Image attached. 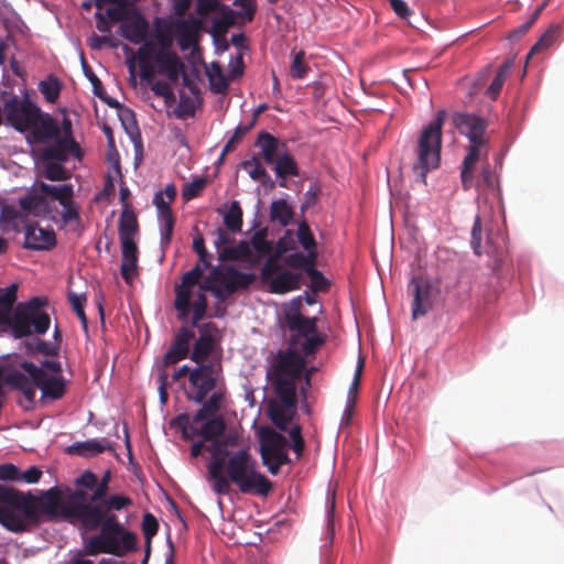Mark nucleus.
<instances>
[{
  "label": "nucleus",
  "mask_w": 564,
  "mask_h": 564,
  "mask_svg": "<svg viewBox=\"0 0 564 564\" xmlns=\"http://www.w3.org/2000/svg\"><path fill=\"white\" fill-rule=\"evenodd\" d=\"M39 90L47 102L54 104L59 97L62 85L57 77L51 75L45 80L40 82Z\"/></svg>",
  "instance_id": "obj_41"
},
{
  "label": "nucleus",
  "mask_w": 564,
  "mask_h": 564,
  "mask_svg": "<svg viewBox=\"0 0 564 564\" xmlns=\"http://www.w3.org/2000/svg\"><path fill=\"white\" fill-rule=\"evenodd\" d=\"M132 499L124 495L107 496L98 503L87 508L85 512V531H96L100 524L107 523L110 519H113L117 524H121L112 511H121L132 506Z\"/></svg>",
  "instance_id": "obj_10"
},
{
  "label": "nucleus",
  "mask_w": 564,
  "mask_h": 564,
  "mask_svg": "<svg viewBox=\"0 0 564 564\" xmlns=\"http://www.w3.org/2000/svg\"><path fill=\"white\" fill-rule=\"evenodd\" d=\"M453 123L459 133L468 138L470 143L460 173L462 186L465 191H468L474 186L473 171L475 164L488 153V139L485 137L487 122L471 113H455Z\"/></svg>",
  "instance_id": "obj_4"
},
{
  "label": "nucleus",
  "mask_w": 564,
  "mask_h": 564,
  "mask_svg": "<svg viewBox=\"0 0 564 564\" xmlns=\"http://www.w3.org/2000/svg\"><path fill=\"white\" fill-rule=\"evenodd\" d=\"M481 234H482L481 220H480L479 216H476V218L474 220L473 228H471L470 245H471L474 253L478 257L484 253V250L481 247Z\"/></svg>",
  "instance_id": "obj_61"
},
{
  "label": "nucleus",
  "mask_w": 564,
  "mask_h": 564,
  "mask_svg": "<svg viewBox=\"0 0 564 564\" xmlns=\"http://www.w3.org/2000/svg\"><path fill=\"white\" fill-rule=\"evenodd\" d=\"M200 427L193 422L189 414H178L171 421V425L180 429L184 441L199 436L205 442H210L206 451L210 453L207 465V480L215 494L223 496L231 490L230 484H235L242 494L268 496L272 490V482L257 470V462L249 448H240L235 453L228 451L229 445L235 444L231 436L221 437L226 430L223 415L207 416Z\"/></svg>",
  "instance_id": "obj_1"
},
{
  "label": "nucleus",
  "mask_w": 564,
  "mask_h": 564,
  "mask_svg": "<svg viewBox=\"0 0 564 564\" xmlns=\"http://www.w3.org/2000/svg\"><path fill=\"white\" fill-rule=\"evenodd\" d=\"M210 89L216 94H225L228 90V79L223 74L218 64L213 65V72L208 73Z\"/></svg>",
  "instance_id": "obj_44"
},
{
  "label": "nucleus",
  "mask_w": 564,
  "mask_h": 564,
  "mask_svg": "<svg viewBox=\"0 0 564 564\" xmlns=\"http://www.w3.org/2000/svg\"><path fill=\"white\" fill-rule=\"evenodd\" d=\"M275 160L276 161H274L272 164L274 165V172L278 177L283 180L280 182V186L285 187L286 177L300 175L297 163L293 155L286 150H283V152L280 153Z\"/></svg>",
  "instance_id": "obj_29"
},
{
  "label": "nucleus",
  "mask_w": 564,
  "mask_h": 564,
  "mask_svg": "<svg viewBox=\"0 0 564 564\" xmlns=\"http://www.w3.org/2000/svg\"><path fill=\"white\" fill-rule=\"evenodd\" d=\"M317 258L314 254V252H293L290 254L284 256L283 262L286 267L294 269V270H303L305 273L307 271V268H311L312 265H316Z\"/></svg>",
  "instance_id": "obj_33"
},
{
  "label": "nucleus",
  "mask_w": 564,
  "mask_h": 564,
  "mask_svg": "<svg viewBox=\"0 0 564 564\" xmlns=\"http://www.w3.org/2000/svg\"><path fill=\"white\" fill-rule=\"evenodd\" d=\"M68 301H69L74 312L80 319L83 327L85 329H87V316H86L85 310H84L85 304H86V296L79 295L76 293H69Z\"/></svg>",
  "instance_id": "obj_59"
},
{
  "label": "nucleus",
  "mask_w": 564,
  "mask_h": 564,
  "mask_svg": "<svg viewBox=\"0 0 564 564\" xmlns=\"http://www.w3.org/2000/svg\"><path fill=\"white\" fill-rule=\"evenodd\" d=\"M106 451H113L112 445L106 438L77 442L67 447L68 454L83 457H93Z\"/></svg>",
  "instance_id": "obj_26"
},
{
  "label": "nucleus",
  "mask_w": 564,
  "mask_h": 564,
  "mask_svg": "<svg viewBox=\"0 0 564 564\" xmlns=\"http://www.w3.org/2000/svg\"><path fill=\"white\" fill-rule=\"evenodd\" d=\"M432 286L427 279L422 275L413 276L409 284V292L413 295L412 317L425 315L432 308Z\"/></svg>",
  "instance_id": "obj_16"
},
{
  "label": "nucleus",
  "mask_w": 564,
  "mask_h": 564,
  "mask_svg": "<svg viewBox=\"0 0 564 564\" xmlns=\"http://www.w3.org/2000/svg\"><path fill=\"white\" fill-rule=\"evenodd\" d=\"M293 209L285 199H279L271 203L270 218L272 221H279L281 226H288L293 218Z\"/></svg>",
  "instance_id": "obj_34"
},
{
  "label": "nucleus",
  "mask_w": 564,
  "mask_h": 564,
  "mask_svg": "<svg viewBox=\"0 0 564 564\" xmlns=\"http://www.w3.org/2000/svg\"><path fill=\"white\" fill-rule=\"evenodd\" d=\"M240 165L241 169L248 172L249 176L253 181L260 182L262 185H274L273 181L271 180L258 156L253 155L251 159L241 162Z\"/></svg>",
  "instance_id": "obj_31"
},
{
  "label": "nucleus",
  "mask_w": 564,
  "mask_h": 564,
  "mask_svg": "<svg viewBox=\"0 0 564 564\" xmlns=\"http://www.w3.org/2000/svg\"><path fill=\"white\" fill-rule=\"evenodd\" d=\"M224 224L234 234L241 231L242 209L239 202H231L229 209L224 215Z\"/></svg>",
  "instance_id": "obj_39"
},
{
  "label": "nucleus",
  "mask_w": 564,
  "mask_h": 564,
  "mask_svg": "<svg viewBox=\"0 0 564 564\" xmlns=\"http://www.w3.org/2000/svg\"><path fill=\"white\" fill-rule=\"evenodd\" d=\"M254 145L261 150V155L268 165H272L278 155L285 150V144L267 131L259 132Z\"/></svg>",
  "instance_id": "obj_25"
},
{
  "label": "nucleus",
  "mask_w": 564,
  "mask_h": 564,
  "mask_svg": "<svg viewBox=\"0 0 564 564\" xmlns=\"http://www.w3.org/2000/svg\"><path fill=\"white\" fill-rule=\"evenodd\" d=\"M269 254V258L265 260L260 270V279L262 283H267L273 276H275V274L283 270L280 263L278 262L280 258L273 256L272 253Z\"/></svg>",
  "instance_id": "obj_46"
},
{
  "label": "nucleus",
  "mask_w": 564,
  "mask_h": 564,
  "mask_svg": "<svg viewBox=\"0 0 564 564\" xmlns=\"http://www.w3.org/2000/svg\"><path fill=\"white\" fill-rule=\"evenodd\" d=\"M304 340L300 343L301 349L305 356L315 355L318 349L325 344V337L318 334L303 337Z\"/></svg>",
  "instance_id": "obj_52"
},
{
  "label": "nucleus",
  "mask_w": 564,
  "mask_h": 564,
  "mask_svg": "<svg viewBox=\"0 0 564 564\" xmlns=\"http://www.w3.org/2000/svg\"><path fill=\"white\" fill-rule=\"evenodd\" d=\"M205 186H206L205 178L194 180L191 183H187L183 187L182 195L185 200H191V199L197 197L200 194V192L205 188Z\"/></svg>",
  "instance_id": "obj_63"
},
{
  "label": "nucleus",
  "mask_w": 564,
  "mask_h": 564,
  "mask_svg": "<svg viewBox=\"0 0 564 564\" xmlns=\"http://www.w3.org/2000/svg\"><path fill=\"white\" fill-rule=\"evenodd\" d=\"M56 246L53 229L42 228L37 224H29L24 230L23 247L29 250H51Z\"/></svg>",
  "instance_id": "obj_18"
},
{
  "label": "nucleus",
  "mask_w": 564,
  "mask_h": 564,
  "mask_svg": "<svg viewBox=\"0 0 564 564\" xmlns=\"http://www.w3.org/2000/svg\"><path fill=\"white\" fill-rule=\"evenodd\" d=\"M252 257V250L250 243L246 240H241L235 247H225L220 252L223 260L239 261L250 260Z\"/></svg>",
  "instance_id": "obj_35"
},
{
  "label": "nucleus",
  "mask_w": 564,
  "mask_h": 564,
  "mask_svg": "<svg viewBox=\"0 0 564 564\" xmlns=\"http://www.w3.org/2000/svg\"><path fill=\"white\" fill-rule=\"evenodd\" d=\"M305 367V357L292 347L278 350L272 360L268 377L281 403L286 408L296 404V381L302 378Z\"/></svg>",
  "instance_id": "obj_3"
},
{
  "label": "nucleus",
  "mask_w": 564,
  "mask_h": 564,
  "mask_svg": "<svg viewBox=\"0 0 564 564\" xmlns=\"http://www.w3.org/2000/svg\"><path fill=\"white\" fill-rule=\"evenodd\" d=\"M292 231L286 230L285 235L281 237L276 245L273 252H271L273 256L281 258L284 256L288 251L295 250L296 246L294 240L291 238Z\"/></svg>",
  "instance_id": "obj_62"
},
{
  "label": "nucleus",
  "mask_w": 564,
  "mask_h": 564,
  "mask_svg": "<svg viewBox=\"0 0 564 564\" xmlns=\"http://www.w3.org/2000/svg\"><path fill=\"white\" fill-rule=\"evenodd\" d=\"M151 85V90L158 97L164 98L165 101H170L174 99V94L172 87L167 82L164 80H155L153 78L152 83H148Z\"/></svg>",
  "instance_id": "obj_64"
},
{
  "label": "nucleus",
  "mask_w": 564,
  "mask_h": 564,
  "mask_svg": "<svg viewBox=\"0 0 564 564\" xmlns=\"http://www.w3.org/2000/svg\"><path fill=\"white\" fill-rule=\"evenodd\" d=\"M19 206L26 214L35 217L44 216L48 213V205L43 196L28 195L19 199Z\"/></svg>",
  "instance_id": "obj_32"
},
{
  "label": "nucleus",
  "mask_w": 564,
  "mask_h": 564,
  "mask_svg": "<svg viewBox=\"0 0 564 564\" xmlns=\"http://www.w3.org/2000/svg\"><path fill=\"white\" fill-rule=\"evenodd\" d=\"M285 322L290 330L295 334L292 335L290 344L295 346L300 344L302 337L317 334V318L304 317L302 314L294 312L285 315Z\"/></svg>",
  "instance_id": "obj_21"
},
{
  "label": "nucleus",
  "mask_w": 564,
  "mask_h": 564,
  "mask_svg": "<svg viewBox=\"0 0 564 564\" xmlns=\"http://www.w3.org/2000/svg\"><path fill=\"white\" fill-rule=\"evenodd\" d=\"M39 189L45 196H51L56 199L61 205H65L66 199L73 196V186L70 184L54 186L42 182L39 185Z\"/></svg>",
  "instance_id": "obj_40"
},
{
  "label": "nucleus",
  "mask_w": 564,
  "mask_h": 564,
  "mask_svg": "<svg viewBox=\"0 0 564 564\" xmlns=\"http://www.w3.org/2000/svg\"><path fill=\"white\" fill-rule=\"evenodd\" d=\"M139 66V75L145 83H152L155 77V68L152 62L158 66V73L166 76L171 83H176L180 76L185 73V66L175 52L158 51L152 42H145L135 54Z\"/></svg>",
  "instance_id": "obj_6"
},
{
  "label": "nucleus",
  "mask_w": 564,
  "mask_h": 564,
  "mask_svg": "<svg viewBox=\"0 0 564 564\" xmlns=\"http://www.w3.org/2000/svg\"><path fill=\"white\" fill-rule=\"evenodd\" d=\"M21 369L31 377L35 386L41 390L43 398L59 400L65 394L66 386L62 376L50 377L44 369L31 361H23Z\"/></svg>",
  "instance_id": "obj_13"
},
{
  "label": "nucleus",
  "mask_w": 564,
  "mask_h": 564,
  "mask_svg": "<svg viewBox=\"0 0 564 564\" xmlns=\"http://www.w3.org/2000/svg\"><path fill=\"white\" fill-rule=\"evenodd\" d=\"M250 245L261 254H269L273 250L272 242L267 240V230L260 229L253 234Z\"/></svg>",
  "instance_id": "obj_50"
},
{
  "label": "nucleus",
  "mask_w": 564,
  "mask_h": 564,
  "mask_svg": "<svg viewBox=\"0 0 564 564\" xmlns=\"http://www.w3.org/2000/svg\"><path fill=\"white\" fill-rule=\"evenodd\" d=\"M100 533L90 538L87 553L96 555L107 553L121 556L123 551L135 549V535L127 531L122 524H117L113 519L98 528Z\"/></svg>",
  "instance_id": "obj_8"
},
{
  "label": "nucleus",
  "mask_w": 564,
  "mask_h": 564,
  "mask_svg": "<svg viewBox=\"0 0 564 564\" xmlns=\"http://www.w3.org/2000/svg\"><path fill=\"white\" fill-rule=\"evenodd\" d=\"M53 144L41 150V159L45 162H66L69 155L82 156V149L76 140L61 139V134L53 139Z\"/></svg>",
  "instance_id": "obj_17"
},
{
  "label": "nucleus",
  "mask_w": 564,
  "mask_h": 564,
  "mask_svg": "<svg viewBox=\"0 0 564 564\" xmlns=\"http://www.w3.org/2000/svg\"><path fill=\"white\" fill-rule=\"evenodd\" d=\"M212 330H216V326L213 323H207L199 326V337L194 344L191 359L196 364L202 365L212 354L215 339Z\"/></svg>",
  "instance_id": "obj_24"
},
{
  "label": "nucleus",
  "mask_w": 564,
  "mask_h": 564,
  "mask_svg": "<svg viewBox=\"0 0 564 564\" xmlns=\"http://www.w3.org/2000/svg\"><path fill=\"white\" fill-rule=\"evenodd\" d=\"M224 394L219 391H215L210 397L202 402V408L193 416L194 423H199L207 416L220 415L219 411L221 408Z\"/></svg>",
  "instance_id": "obj_30"
},
{
  "label": "nucleus",
  "mask_w": 564,
  "mask_h": 564,
  "mask_svg": "<svg viewBox=\"0 0 564 564\" xmlns=\"http://www.w3.org/2000/svg\"><path fill=\"white\" fill-rule=\"evenodd\" d=\"M556 32L557 28H551L544 34H542L539 41L531 47L528 54V58H530L533 54H536L551 46L552 43L554 42Z\"/></svg>",
  "instance_id": "obj_60"
},
{
  "label": "nucleus",
  "mask_w": 564,
  "mask_h": 564,
  "mask_svg": "<svg viewBox=\"0 0 564 564\" xmlns=\"http://www.w3.org/2000/svg\"><path fill=\"white\" fill-rule=\"evenodd\" d=\"M202 28L203 21L194 17L177 21L175 24V33L180 47L185 51L194 45L198 41Z\"/></svg>",
  "instance_id": "obj_23"
},
{
  "label": "nucleus",
  "mask_w": 564,
  "mask_h": 564,
  "mask_svg": "<svg viewBox=\"0 0 564 564\" xmlns=\"http://www.w3.org/2000/svg\"><path fill=\"white\" fill-rule=\"evenodd\" d=\"M511 66H512L511 59H507L501 64V66L497 70L491 84L489 85V87L487 89L486 94L489 98L496 99L499 96V94L503 87V84L509 75Z\"/></svg>",
  "instance_id": "obj_37"
},
{
  "label": "nucleus",
  "mask_w": 564,
  "mask_h": 564,
  "mask_svg": "<svg viewBox=\"0 0 564 564\" xmlns=\"http://www.w3.org/2000/svg\"><path fill=\"white\" fill-rule=\"evenodd\" d=\"M4 383L9 384L13 389H18L20 391L24 390L28 386L33 383L31 377H26L24 373L20 371H11L4 377Z\"/></svg>",
  "instance_id": "obj_58"
},
{
  "label": "nucleus",
  "mask_w": 564,
  "mask_h": 564,
  "mask_svg": "<svg viewBox=\"0 0 564 564\" xmlns=\"http://www.w3.org/2000/svg\"><path fill=\"white\" fill-rule=\"evenodd\" d=\"M268 414L272 421V423L281 431H286L289 422L291 420L290 415L284 410L283 405L272 401L268 408Z\"/></svg>",
  "instance_id": "obj_43"
},
{
  "label": "nucleus",
  "mask_w": 564,
  "mask_h": 564,
  "mask_svg": "<svg viewBox=\"0 0 564 564\" xmlns=\"http://www.w3.org/2000/svg\"><path fill=\"white\" fill-rule=\"evenodd\" d=\"M110 479L111 473L110 470H107L100 480L97 478V485L90 495L84 489H75V491H79L84 497V499L80 500L84 512L87 511L88 507L94 506V503H98L108 496Z\"/></svg>",
  "instance_id": "obj_28"
},
{
  "label": "nucleus",
  "mask_w": 564,
  "mask_h": 564,
  "mask_svg": "<svg viewBox=\"0 0 564 564\" xmlns=\"http://www.w3.org/2000/svg\"><path fill=\"white\" fill-rule=\"evenodd\" d=\"M148 30L149 23L141 14H135L121 24L122 35L133 44L142 43L147 39Z\"/></svg>",
  "instance_id": "obj_27"
},
{
  "label": "nucleus",
  "mask_w": 564,
  "mask_h": 564,
  "mask_svg": "<svg viewBox=\"0 0 564 564\" xmlns=\"http://www.w3.org/2000/svg\"><path fill=\"white\" fill-rule=\"evenodd\" d=\"M141 527L147 540V546H151V540L159 530V522L156 518L150 512L144 513Z\"/></svg>",
  "instance_id": "obj_54"
},
{
  "label": "nucleus",
  "mask_w": 564,
  "mask_h": 564,
  "mask_svg": "<svg viewBox=\"0 0 564 564\" xmlns=\"http://www.w3.org/2000/svg\"><path fill=\"white\" fill-rule=\"evenodd\" d=\"M446 112L440 110L436 118L423 128L416 148L417 160L413 172L417 178L425 183L427 173L438 167L442 149V127Z\"/></svg>",
  "instance_id": "obj_7"
},
{
  "label": "nucleus",
  "mask_w": 564,
  "mask_h": 564,
  "mask_svg": "<svg viewBox=\"0 0 564 564\" xmlns=\"http://www.w3.org/2000/svg\"><path fill=\"white\" fill-rule=\"evenodd\" d=\"M47 304L46 297H33L26 303H20L12 315L0 313V324H7L17 338L32 334H45L51 318L42 307Z\"/></svg>",
  "instance_id": "obj_5"
},
{
  "label": "nucleus",
  "mask_w": 564,
  "mask_h": 564,
  "mask_svg": "<svg viewBox=\"0 0 564 564\" xmlns=\"http://www.w3.org/2000/svg\"><path fill=\"white\" fill-rule=\"evenodd\" d=\"M265 284H268L270 293L286 294L301 289L303 284V273L283 269Z\"/></svg>",
  "instance_id": "obj_22"
},
{
  "label": "nucleus",
  "mask_w": 564,
  "mask_h": 564,
  "mask_svg": "<svg viewBox=\"0 0 564 564\" xmlns=\"http://www.w3.org/2000/svg\"><path fill=\"white\" fill-rule=\"evenodd\" d=\"M41 109L30 100L28 95L19 98L13 95L3 102V113L7 122L19 132H25L33 123Z\"/></svg>",
  "instance_id": "obj_11"
},
{
  "label": "nucleus",
  "mask_w": 564,
  "mask_h": 564,
  "mask_svg": "<svg viewBox=\"0 0 564 564\" xmlns=\"http://www.w3.org/2000/svg\"><path fill=\"white\" fill-rule=\"evenodd\" d=\"M44 176L50 181H66L69 178L68 171L62 162H46Z\"/></svg>",
  "instance_id": "obj_51"
},
{
  "label": "nucleus",
  "mask_w": 564,
  "mask_h": 564,
  "mask_svg": "<svg viewBox=\"0 0 564 564\" xmlns=\"http://www.w3.org/2000/svg\"><path fill=\"white\" fill-rule=\"evenodd\" d=\"M161 225V247L165 250L172 240L175 219L173 215L159 218Z\"/></svg>",
  "instance_id": "obj_47"
},
{
  "label": "nucleus",
  "mask_w": 564,
  "mask_h": 564,
  "mask_svg": "<svg viewBox=\"0 0 564 564\" xmlns=\"http://www.w3.org/2000/svg\"><path fill=\"white\" fill-rule=\"evenodd\" d=\"M189 383L195 389V393H186L187 399L195 403H202L216 387L214 367L202 364L193 369L189 372Z\"/></svg>",
  "instance_id": "obj_14"
},
{
  "label": "nucleus",
  "mask_w": 564,
  "mask_h": 564,
  "mask_svg": "<svg viewBox=\"0 0 564 564\" xmlns=\"http://www.w3.org/2000/svg\"><path fill=\"white\" fill-rule=\"evenodd\" d=\"M79 491H70L66 498L58 487H52L40 497L13 490L12 508H0V523L7 530L25 532L29 524L43 521L65 520L85 531V512Z\"/></svg>",
  "instance_id": "obj_2"
},
{
  "label": "nucleus",
  "mask_w": 564,
  "mask_h": 564,
  "mask_svg": "<svg viewBox=\"0 0 564 564\" xmlns=\"http://www.w3.org/2000/svg\"><path fill=\"white\" fill-rule=\"evenodd\" d=\"M219 11L220 15L213 20L214 35H223L235 25L236 12L234 10L223 6Z\"/></svg>",
  "instance_id": "obj_36"
},
{
  "label": "nucleus",
  "mask_w": 564,
  "mask_h": 564,
  "mask_svg": "<svg viewBox=\"0 0 564 564\" xmlns=\"http://www.w3.org/2000/svg\"><path fill=\"white\" fill-rule=\"evenodd\" d=\"M194 336L195 334L192 329L186 326L181 327L174 337L170 349L164 355L163 362L160 368L166 369V367L185 359L189 354V343Z\"/></svg>",
  "instance_id": "obj_19"
},
{
  "label": "nucleus",
  "mask_w": 564,
  "mask_h": 564,
  "mask_svg": "<svg viewBox=\"0 0 564 564\" xmlns=\"http://www.w3.org/2000/svg\"><path fill=\"white\" fill-rule=\"evenodd\" d=\"M30 132L29 139L35 142L46 143L57 138L61 134V128L56 120L48 113L39 112V118L30 123L28 130Z\"/></svg>",
  "instance_id": "obj_20"
},
{
  "label": "nucleus",
  "mask_w": 564,
  "mask_h": 564,
  "mask_svg": "<svg viewBox=\"0 0 564 564\" xmlns=\"http://www.w3.org/2000/svg\"><path fill=\"white\" fill-rule=\"evenodd\" d=\"M4 383L9 384L13 389H18L20 391L24 390L28 386L33 383L31 377H26L24 373L20 371H11L4 377Z\"/></svg>",
  "instance_id": "obj_56"
},
{
  "label": "nucleus",
  "mask_w": 564,
  "mask_h": 564,
  "mask_svg": "<svg viewBox=\"0 0 564 564\" xmlns=\"http://www.w3.org/2000/svg\"><path fill=\"white\" fill-rule=\"evenodd\" d=\"M212 278L216 280L223 297L219 302H225L230 295L240 290L248 289L257 279L254 273L238 271L234 267L224 269L216 267L212 270Z\"/></svg>",
  "instance_id": "obj_12"
},
{
  "label": "nucleus",
  "mask_w": 564,
  "mask_h": 564,
  "mask_svg": "<svg viewBox=\"0 0 564 564\" xmlns=\"http://www.w3.org/2000/svg\"><path fill=\"white\" fill-rule=\"evenodd\" d=\"M310 66L305 62V53L304 51L297 52L292 61L290 67V75L294 79H303L307 73L310 72Z\"/></svg>",
  "instance_id": "obj_45"
},
{
  "label": "nucleus",
  "mask_w": 564,
  "mask_h": 564,
  "mask_svg": "<svg viewBox=\"0 0 564 564\" xmlns=\"http://www.w3.org/2000/svg\"><path fill=\"white\" fill-rule=\"evenodd\" d=\"M119 239H133L138 231V219L132 210L124 209L119 219Z\"/></svg>",
  "instance_id": "obj_38"
},
{
  "label": "nucleus",
  "mask_w": 564,
  "mask_h": 564,
  "mask_svg": "<svg viewBox=\"0 0 564 564\" xmlns=\"http://www.w3.org/2000/svg\"><path fill=\"white\" fill-rule=\"evenodd\" d=\"M193 308V317L192 325L197 326L198 323L205 317L207 312V299L205 293L198 292L197 297L194 304H191V310Z\"/></svg>",
  "instance_id": "obj_55"
},
{
  "label": "nucleus",
  "mask_w": 564,
  "mask_h": 564,
  "mask_svg": "<svg viewBox=\"0 0 564 564\" xmlns=\"http://www.w3.org/2000/svg\"><path fill=\"white\" fill-rule=\"evenodd\" d=\"M297 239L302 248L306 252H314L316 258L318 257L317 251V242L311 231V228L306 221H302L299 224L297 228Z\"/></svg>",
  "instance_id": "obj_42"
},
{
  "label": "nucleus",
  "mask_w": 564,
  "mask_h": 564,
  "mask_svg": "<svg viewBox=\"0 0 564 564\" xmlns=\"http://www.w3.org/2000/svg\"><path fill=\"white\" fill-rule=\"evenodd\" d=\"M4 383L9 384L13 389H18L20 391L24 390L28 386L33 383L31 377H26L24 373L20 371H11L4 377Z\"/></svg>",
  "instance_id": "obj_57"
},
{
  "label": "nucleus",
  "mask_w": 564,
  "mask_h": 564,
  "mask_svg": "<svg viewBox=\"0 0 564 564\" xmlns=\"http://www.w3.org/2000/svg\"><path fill=\"white\" fill-rule=\"evenodd\" d=\"M305 274L311 279V289L314 292L326 291L329 286L327 279L316 269V265L307 268Z\"/></svg>",
  "instance_id": "obj_53"
},
{
  "label": "nucleus",
  "mask_w": 564,
  "mask_h": 564,
  "mask_svg": "<svg viewBox=\"0 0 564 564\" xmlns=\"http://www.w3.org/2000/svg\"><path fill=\"white\" fill-rule=\"evenodd\" d=\"M200 279L199 268H193L183 275L182 283L176 285L174 307L178 312V319L185 321L191 313V289L197 285Z\"/></svg>",
  "instance_id": "obj_15"
},
{
  "label": "nucleus",
  "mask_w": 564,
  "mask_h": 564,
  "mask_svg": "<svg viewBox=\"0 0 564 564\" xmlns=\"http://www.w3.org/2000/svg\"><path fill=\"white\" fill-rule=\"evenodd\" d=\"M17 291L18 286L15 284H11L4 290L0 289V313L11 315L10 312L17 300Z\"/></svg>",
  "instance_id": "obj_49"
},
{
  "label": "nucleus",
  "mask_w": 564,
  "mask_h": 564,
  "mask_svg": "<svg viewBox=\"0 0 564 564\" xmlns=\"http://www.w3.org/2000/svg\"><path fill=\"white\" fill-rule=\"evenodd\" d=\"M253 128V123L238 126L235 129L234 134L227 141L223 149V156H226L228 153L232 152L238 144L241 142L242 138Z\"/></svg>",
  "instance_id": "obj_48"
},
{
  "label": "nucleus",
  "mask_w": 564,
  "mask_h": 564,
  "mask_svg": "<svg viewBox=\"0 0 564 564\" xmlns=\"http://www.w3.org/2000/svg\"><path fill=\"white\" fill-rule=\"evenodd\" d=\"M259 440L262 464L272 475H276L281 466L291 462L286 452L289 442L284 435L270 427L261 429Z\"/></svg>",
  "instance_id": "obj_9"
}]
</instances>
